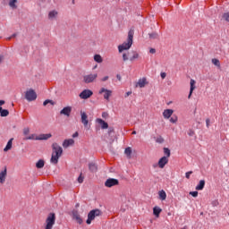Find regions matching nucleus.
<instances>
[{
  "instance_id": "1",
  "label": "nucleus",
  "mask_w": 229,
  "mask_h": 229,
  "mask_svg": "<svg viewBox=\"0 0 229 229\" xmlns=\"http://www.w3.org/2000/svg\"><path fill=\"white\" fill-rule=\"evenodd\" d=\"M64 154V148L58 143H53L52 144V157L50 159L51 164H54L56 165L58 164V160L60 159V157Z\"/></svg>"
},
{
  "instance_id": "2",
  "label": "nucleus",
  "mask_w": 229,
  "mask_h": 229,
  "mask_svg": "<svg viewBox=\"0 0 229 229\" xmlns=\"http://www.w3.org/2000/svg\"><path fill=\"white\" fill-rule=\"evenodd\" d=\"M133 35H135V32L133 30H130L128 32V38L125 42H123L122 45L118 46V51L119 53H123V51H128L133 46Z\"/></svg>"
},
{
  "instance_id": "3",
  "label": "nucleus",
  "mask_w": 229,
  "mask_h": 229,
  "mask_svg": "<svg viewBox=\"0 0 229 229\" xmlns=\"http://www.w3.org/2000/svg\"><path fill=\"white\" fill-rule=\"evenodd\" d=\"M56 221V215L55 213H49L46 219V227L45 229H53L55 223Z\"/></svg>"
},
{
  "instance_id": "4",
  "label": "nucleus",
  "mask_w": 229,
  "mask_h": 229,
  "mask_svg": "<svg viewBox=\"0 0 229 229\" xmlns=\"http://www.w3.org/2000/svg\"><path fill=\"white\" fill-rule=\"evenodd\" d=\"M51 133L48 134H39L35 137V134H31L30 136L24 139V140H47V139H51Z\"/></svg>"
},
{
  "instance_id": "5",
  "label": "nucleus",
  "mask_w": 229,
  "mask_h": 229,
  "mask_svg": "<svg viewBox=\"0 0 229 229\" xmlns=\"http://www.w3.org/2000/svg\"><path fill=\"white\" fill-rule=\"evenodd\" d=\"M101 214H103V212H101L99 209H93L89 211L88 214V219L86 221L87 225H90V223H92L96 217L101 216Z\"/></svg>"
},
{
  "instance_id": "6",
  "label": "nucleus",
  "mask_w": 229,
  "mask_h": 229,
  "mask_svg": "<svg viewBox=\"0 0 229 229\" xmlns=\"http://www.w3.org/2000/svg\"><path fill=\"white\" fill-rule=\"evenodd\" d=\"M132 56H130V52H125L123 54V62H128L130 60L131 62H133L134 60H137L139 58V53L137 51H132L131 52Z\"/></svg>"
},
{
  "instance_id": "7",
  "label": "nucleus",
  "mask_w": 229,
  "mask_h": 229,
  "mask_svg": "<svg viewBox=\"0 0 229 229\" xmlns=\"http://www.w3.org/2000/svg\"><path fill=\"white\" fill-rule=\"evenodd\" d=\"M25 99H27V101H35V99H37V92L33 89L27 90L25 93Z\"/></svg>"
},
{
  "instance_id": "8",
  "label": "nucleus",
  "mask_w": 229,
  "mask_h": 229,
  "mask_svg": "<svg viewBox=\"0 0 229 229\" xmlns=\"http://www.w3.org/2000/svg\"><path fill=\"white\" fill-rule=\"evenodd\" d=\"M72 217L73 221H76V223H78V225H83V218H81V216H80L78 210L73 209L72 211Z\"/></svg>"
},
{
  "instance_id": "9",
  "label": "nucleus",
  "mask_w": 229,
  "mask_h": 229,
  "mask_svg": "<svg viewBox=\"0 0 229 229\" xmlns=\"http://www.w3.org/2000/svg\"><path fill=\"white\" fill-rule=\"evenodd\" d=\"M98 79V73H91L83 77L84 83H92Z\"/></svg>"
},
{
  "instance_id": "10",
  "label": "nucleus",
  "mask_w": 229,
  "mask_h": 229,
  "mask_svg": "<svg viewBox=\"0 0 229 229\" xmlns=\"http://www.w3.org/2000/svg\"><path fill=\"white\" fill-rule=\"evenodd\" d=\"M115 185H119V180L114 178H109L105 182V187L112 188L115 187Z\"/></svg>"
},
{
  "instance_id": "11",
  "label": "nucleus",
  "mask_w": 229,
  "mask_h": 229,
  "mask_svg": "<svg viewBox=\"0 0 229 229\" xmlns=\"http://www.w3.org/2000/svg\"><path fill=\"white\" fill-rule=\"evenodd\" d=\"M93 94H94V92H92V90L84 89L82 92H81V94L79 96H80L81 99H89V98H90Z\"/></svg>"
},
{
  "instance_id": "12",
  "label": "nucleus",
  "mask_w": 229,
  "mask_h": 229,
  "mask_svg": "<svg viewBox=\"0 0 229 229\" xmlns=\"http://www.w3.org/2000/svg\"><path fill=\"white\" fill-rule=\"evenodd\" d=\"M103 93H105L104 99H106V101H108L110 99V96H112V90L102 88L99 90V94H103Z\"/></svg>"
},
{
  "instance_id": "13",
  "label": "nucleus",
  "mask_w": 229,
  "mask_h": 229,
  "mask_svg": "<svg viewBox=\"0 0 229 229\" xmlns=\"http://www.w3.org/2000/svg\"><path fill=\"white\" fill-rule=\"evenodd\" d=\"M149 82H148V79L146 77H143L141 79H139L138 82L136 83V87H140V89H144L146 85H148Z\"/></svg>"
},
{
  "instance_id": "14",
  "label": "nucleus",
  "mask_w": 229,
  "mask_h": 229,
  "mask_svg": "<svg viewBox=\"0 0 229 229\" xmlns=\"http://www.w3.org/2000/svg\"><path fill=\"white\" fill-rule=\"evenodd\" d=\"M169 163V158L163 157L159 159L157 165L160 169H164L165 167L166 164Z\"/></svg>"
},
{
  "instance_id": "15",
  "label": "nucleus",
  "mask_w": 229,
  "mask_h": 229,
  "mask_svg": "<svg viewBox=\"0 0 229 229\" xmlns=\"http://www.w3.org/2000/svg\"><path fill=\"white\" fill-rule=\"evenodd\" d=\"M8 174L6 166H4V169L0 172V183H4L6 182V176Z\"/></svg>"
},
{
  "instance_id": "16",
  "label": "nucleus",
  "mask_w": 229,
  "mask_h": 229,
  "mask_svg": "<svg viewBox=\"0 0 229 229\" xmlns=\"http://www.w3.org/2000/svg\"><path fill=\"white\" fill-rule=\"evenodd\" d=\"M190 94L188 96V99H191V96H192V92H194V89H196V81L191 79L190 81Z\"/></svg>"
},
{
  "instance_id": "17",
  "label": "nucleus",
  "mask_w": 229,
  "mask_h": 229,
  "mask_svg": "<svg viewBox=\"0 0 229 229\" xmlns=\"http://www.w3.org/2000/svg\"><path fill=\"white\" fill-rule=\"evenodd\" d=\"M96 121L99 124L102 130H108V123L105 122L101 118H98Z\"/></svg>"
},
{
  "instance_id": "18",
  "label": "nucleus",
  "mask_w": 229,
  "mask_h": 229,
  "mask_svg": "<svg viewBox=\"0 0 229 229\" xmlns=\"http://www.w3.org/2000/svg\"><path fill=\"white\" fill-rule=\"evenodd\" d=\"M71 112H72V107L66 106L61 110L60 114H61V115H71Z\"/></svg>"
},
{
  "instance_id": "19",
  "label": "nucleus",
  "mask_w": 229,
  "mask_h": 229,
  "mask_svg": "<svg viewBox=\"0 0 229 229\" xmlns=\"http://www.w3.org/2000/svg\"><path fill=\"white\" fill-rule=\"evenodd\" d=\"M89 170L90 171V173H98V165H96V163H89Z\"/></svg>"
},
{
  "instance_id": "20",
  "label": "nucleus",
  "mask_w": 229,
  "mask_h": 229,
  "mask_svg": "<svg viewBox=\"0 0 229 229\" xmlns=\"http://www.w3.org/2000/svg\"><path fill=\"white\" fill-rule=\"evenodd\" d=\"M74 145V140L70 139V140H65L63 142V147L64 148H69V146H73Z\"/></svg>"
},
{
  "instance_id": "21",
  "label": "nucleus",
  "mask_w": 229,
  "mask_h": 229,
  "mask_svg": "<svg viewBox=\"0 0 229 229\" xmlns=\"http://www.w3.org/2000/svg\"><path fill=\"white\" fill-rule=\"evenodd\" d=\"M164 117L165 119H168V121H170V123H172L173 124H174V123L178 121V116L176 115H174V116L165 115Z\"/></svg>"
},
{
  "instance_id": "22",
  "label": "nucleus",
  "mask_w": 229,
  "mask_h": 229,
  "mask_svg": "<svg viewBox=\"0 0 229 229\" xmlns=\"http://www.w3.org/2000/svg\"><path fill=\"white\" fill-rule=\"evenodd\" d=\"M81 123L86 128H89V116L81 115Z\"/></svg>"
},
{
  "instance_id": "23",
  "label": "nucleus",
  "mask_w": 229,
  "mask_h": 229,
  "mask_svg": "<svg viewBox=\"0 0 229 229\" xmlns=\"http://www.w3.org/2000/svg\"><path fill=\"white\" fill-rule=\"evenodd\" d=\"M205 189V180H200L199 184L196 186V191H203Z\"/></svg>"
},
{
  "instance_id": "24",
  "label": "nucleus",
  "mask_w": 229,
  "mask_h": 229,
  "mask_svg": "<svg viewBox=\"0 0 229 229\" xmlns=\"http://www.w3.org/2000/svg\"><path fill=\"white\" fill-rule=\"evenodd\" d=\"M161 213H162V208H160L158 207H155L153 208V214H154V216H156V217H160Z\"/></svg>"
},
{
  "instance_id": "25",
  "label": "nucleus",
  "mask_w": 229,
  "mask_h": 229,
  "mask_svg": "<svg viewBox=\"0 0 229 229\" xmlns=\"http://www.w3.org/2000/svg\"><path fill=\"white\" fill-rule=\"evenodd\" d=\"M158 196H159V199H161L162 201H165V199L167 198V194L164 190L158 192Z\"/></svg>"
},
{
  "instance_id": "26",
  "label": "nucleus",
  "mask_w": 229,
  "mask_h": 229,
  "mask_svg": "<svg viewBox=\"0 0 229 229\" xmlns=\"http://www.w3.org/2000/svg\"><path fill=\"white\" fill-rule=\"evenodd\" d=\"M44 165H46V162L44 161V159H39V160L36 163V167H37V169H42V167H44Z\"/></svg>"
},
{
  "instance_id": "27",
  "label": "nucleus",
  "mask_w": 229,
  "mask_h": 229,
  "mask_svg": "<svg viewBox=\"0 0 229 229\" xmlns=\"http://www.w3.org/2000/svg\"><path fill=\"white\" fill-rule=\"evenodd\" d=\"M13 142V138L9 140V141L7 142L6 147L4 148V151H5V152L10 151V149H12Z\"/></svg>"
},
{
  "instance_id": "28",
  "label": "nucleus",
  "mask_w": 229,
  "mask_h": 229,
  "mask_svg": "<svg viewBox=\"0 0 229 229\" xmlns=\"http://www.w3.org/2000/svg\"><path fill=\"white\" fill-rule=\"evenodd\" d=\"M94 60L98 64H101L103 62V57H101L99 55H94Z\"/></svg>"
},
{
  "instance_id": "29",
  "label": "nucleus",
  "mask_w": 229,
  "mask_h": 229,
  "mask_svg": "<svg viewBox=\"0 0 229 229\" xmlns=\"http://www.w3.org/2000/svg\"><path fill=\"white\" fill-rule=\"evenodd\" d=\"M222 20L225 21V22H229V13H224L222 15Z\"/></svg>"
},
{
  "instance_id": "30",
  "label": "nucleus",
  "mask_w": 229,
  "mask_h": 229,
  "mask_svg": "<svg viewBox=\"0 0 229 229\" xmlns=\"http://www.w3.org/2000/svg\"><path fill=\"white\" fill-rule=\"evenodd\" d=\"M47 105H51L53 106H55V102H53V100L47 99L44 101L43 106H47Z\"/></svg>"
},
{
  "instance_id": "31",
  "label": "nucleus",
  "mask_w": 229,
  "mask_h": 229,
  "mask_svg": "<svg viewBox=\"0 0 229 229\" xmlns=\"http://www.w3.org/2000/svg\"><path fill=\"white\" fill-rule=\"evenodd\" d=\"M10 112L7 109H3V107L0 106V114L1 115H9Z\"/></svg>"
},
{
  "instance_id": "32",
  "label": "nucleus",
  "mask_w": 229,
  "mask_h": 229,
  "mask_svg": "<svg viewBox=\"0 0 229 229\" xmlns=\"http://www.w3.org/2000/svg\"><path fill=\"white\" fill-rule=\"evenodd\" d=\"M164 153L165 157L169 158L171 157V150L168 148H164Z\"/></svg>"
},
{
  "instance_id": "33",
  "label": "nucleus",
  "mask_w": 229,
  "mask_h": 229,
  "mask_svg": "<svg viewBox=\"0 0 229 229\" xmlns=\"http://www.w3.org/2000/svg\"><path fill=\"white\" fill-rule=\"evenodd\" d=\"M212 64L216 67H221V63L219 62L218 59H216V58L212 59Z\"/></svg>"
},
{
  "instance_id": "34",
  "label": "nucleus",
  "mask_w": 229,
  "mask_h": 229,
  "mask_svg": "<svg viewBox=\"0 0 229 229\" xmlns=\"http://www.w3.org/2000/svg\"><path fill=\"white\" fill-rule=\"evenodd\" d=\"M174 111H173V109H165L163 112V115H171L172 114H174Z\"/></svg>"
},
{
  "instance_id": "35",
  "label": "nucleus",
  "mask_w": 229,
  "mask_h": 229,
  "mask_svg": "<svg viewBox=\"0 0 229 229\" xmlns=\"http://www.w3.org/2000/svg\"><path fill=\"white\" fill-rule=\"evenodd\" d=\"M56 15H58V13L55 11H52L49 13L48 17L49 19H53L54 17H56Z\"/></svg>"
},
{
  "instance_id": "36",
  "label": "nucleus",
  "mask_w": 229,
  "mask_h": 229,
  "mask_svg": "<svg viewBox=\"0 0 229 229\" xmlns=\"http://www.w3.org/2000/svg\"><path fill=\"white\" fill-rule=\"evenodd\" d=\"M112 133H115V130L114 129V127H109L108 131H107V135L109 137H112Z\"/></svg>"
},
{
  "instance_id": "37",
  "label": "nucleus",
  "mask_w": 229,
  "mask_h": 229,
  "mask_svg": "<svg viewBox=\"0 0 229 229\" xmlns=\"http://www.w3.org/2000/svg\"><path fill=\"white\" fill-rule=\"evenodd\" d=\"M15 3H17V0H10L9 6H11V8H17Z\"/></svg>"
},
{
  "instance_id": "38",
  "label": "nucleus",
  "mask_w": 229,
  "mask_h": 229,
  "mask_svg": "<svg viewBox=\"0 0 229 229\" xmlns=\"http://www.w3.org/2000/svg\"><path fill=\"white\" fill-rule=\"evenodd\" d=\"M124 153L127 157H131V148H126Z\"/></svg>"
},
{
  "instance_id": "39",
  "label": "nucleus",
  "mask_w": 229,
  "mask_h": 229,
  "mask_svg": "<svg viewBox=\"0 0 229 229\" xmlns=\"http://www.w3.org/2000/svg\"><path fill=\"white\" fill-rule=\"evenodd\" d=\"M156 142L162 144L164 142V138H162V136L157 137Z\"/></svg>"
},
{
  "instance_id": "40",
  "label": "nucleus",
  "mask_w": 229,
  "mask_h": 229,
  "mask_svg": "<svg viewBox=\"0 0 229 229\" xmlns=\"http://www.w3.org/2000/svg\"><path fill=\"white\" fill-rule=\"evenodd\" d=\"M149 38H158V34H157V33L149 34Z\"/></svg>"
},
{
  "instance_id": "41",
  "label": "nucleus",
  "mask_w": 229,
  "mask_h": 229,
  "mask_svg": "<svg viewBox=\"0 0 229 229\" xmlns=\"http://www.w3.org/2000/svg\"><path fill=\"white\" fill-rule=\"evenodd\" d=\"M23 134H24V135H29V134H30V128H28V127H27V128H24V129H23Z\"/></svg>"
},
{
  "instance_id": "42",
  "label": "nucleus",
  "mask_w": 229,
  "mask_h": 229,
  "mask_svg": "<svg viewBox=\"0 0 229 229\" xmlns=\"http://www.w3.org/2000/svg\"><path fill=\"white\" fill-rule=\"evenodd\" d=\"M188 135H189L190 137H193V135H195L194 131H193L192 129H190L189 131H188Z\"/></svg>"
},
{
  "instance_id": "43",
  "label": "nucleus",
  "mask_w": 229,
  "mask_h": 229,
  "mask_svg": "<svg viewBox=\"0 0 229 229\" xmlns=\"http://www.w3.org/2000/svg\"><path fill=\"white\" fill-rule=\"evenodd\" d=\"M190 194H191V196H192L193 198H198V191H191Z\"/></svg>"
},
{
  "instance_id": "44",
  "label": "nucleus",
  "mask_w": 229,
  "mask_h": 229,
  "mask_svg": "<svg viewBox=\"0 0 229 229\" xmlns=\"http://www.w3.org/2000/svg\"><path fill=\"white\" fill-rule=\"evenodd\" d=\"M78 182L79 183H83V177L81 176V174H80V176L78 177Z\"/></svg>"
},
{
  "instance_id": "45",
  "label": "nucleus",
  "mask_w": 229,
  "mask_h": 229,
  "mask_svg": "<svg viewBox=\"0 0 229 229\" xmlns=\"http://www.w3.org/2000/svg\"><path fill=\"white\" fill-rule=\"evenodd\" d=\"M191 174H192V171L187 172L186 173V178L189 180L191 178Z\"/></svg>"
},
{
  "instance_id": "46",
  "label": "nucleus",
  "mask_w": 229,
  "mask_h": 229,
  "mask_svg": "<svg viewBox=\"0 0 229 229\" xmlns=\"http://www.w3.org/2000/svg\"><path fill=\"white\" fill-rule=\"evenodd\" d=\"M160 76L162 80H165V77L167 76V74L165 72H161Z\"/></svg>"
},
{
  "instance_id": "47",
  "label": "nucleus",
  "mask_w": 229,
  "mask_h": 229,
  "mask_svg": "<svg viewBox=\"0 0 229 229\" xmlns=\"http://www.w3.org/2000/svg\"><path fill=\"white\" fill-rule=\"evenodd\" d=\"M149 53H151V55H155V53H157V50L155 48H150Z\"/></svg>"
},
{
  "instance_id": "48",
  "label": "nucleus",
  "mask_w": 229,
  "mask_h": 229,
  "mask_svg": "<svg viewBox=\"0 0 229 229\" xmlns=\"http://www.w3.org/2000/svg\"><path fill=\"white\" fill-rule=\"evenodd\" d=\"M206 124H207V128H208V126H210V119H207L206 120Z\"/></svg>"
},
{
  "instance_id": "49",
  "label": "nucleus",
  "mask_w": 229,
  "mask_h": 229,
  "mask_svg": "<svg viewBox=\"0 0 229 229\" xmlns=\"http://www.w3.org/2000/svg\"><path fill=\"white\" fill-rule=\"evenodd\" d=\"M78 135H79V133H78V131H76V132H74V133L72 134V138H73V139H76V137H78Z\"/></svg>"
},
{
  "instance_id": "50",
  "label": "nucleus",
  "mask_w": 229,
  "mask_h": 229,
  "mask_svg": "<svg viewBox=\"0 0 229 229\" xmlns=\"http://www.w3.org/2000/svg\"><path fill=\"white\" fill-rule=\"evenodd\" d=\"M107 80H108V76H106V77L101 79V81H106Z\"/></svg>"
},
{
  "instance_id": "51",
  "label": "nucleus",
  "mask_w": 229,
  "mask_h": 229,
  "mask_svg": "<svg viewBox=\"0 0 229 229\" xmlns=\"http://www.w3.org/2000/svg\"><path fill=\"white\" fill-rule=\"evenodd\" d=\"M131 91H128V92H126V94H125V98H128V96H131Z\"/></svg>"
},
{
  "instance_id": "52",
  "label": "nucleus",
  "mask_w": 229,
  "mask_h": 229,
  "mask_svg": "<svg viewBox=\"0 0 229 229\" xmlns=\"http://www.w3.org/2000/svg\"><path fill=\"white\" fill-rule=\"evenodd\" d=\"M116 78H117L118 81H121V75L117 74Z\"/></svg>"
},
{
  "instance_id": "53",
  "label": "nucleus",
  "mask_w": 229,
  "mask_h": 229,
  "mask_svg": "<svg viewBox=\"0 0 229 229\" xmlns=\"http://www.w3.org/2000/svg\"><path fill=\"white\" fill-rule=\"evenodd\" d=\"M4 105V100H0V106H3Z\"/></svg>"
},
{
  "instance_id": "54",
  "label": "nucleus",
  "mask_w": 229,
  "mask_h": 229,
  "mask_svg": "<svg viewBox=\"0 0 229 229\" xmlns=\"http://www.w3.org/2000/svg\"><path fill=\"white\" fill-rule=\"evenodd\" d=\"M1 62H3V56L2 55H0V64H1Z\"/></svg>"
},
{
  "instance_id": "55",
  "label": "nucleus",
  "mask_w": 229,
  "mask_h": 229,
  "mask_svg": "<svg viewBox=\"0 0 229 229\" xmlns=\"http://www.w3.org/2000/svg\"><path fill=\"white\" fill-rule=\"evenodd\" d=\"M132 135H137V131H133Z\"/></svg>"
},
{
  "instance_id": "56",
  "label": "nucleus",
  "mask_w": 229,
  "mask_h": 229,
  "mask_svg": "<svg viewBox=\"0 0 229 229\" xmlns=\"http://www.w3.org/2000/svg\"><path fill=\"white\" fill-rule=\"evenodd\" d=\"M102 115H106V113H103Z\"/></svg>"
},
{
  "instance_id": "57",
  "label": "nucleus",
  "mask_w": 229,
  "mask_h": 229,
  "mask_svg": "<svg viewBox=\"0 0 229 229\" xmlns=\"http://www.w3.org/2000/svg\"><path fill=\"white\" fill-rule=\"evenodd\" d=\"M76 207H80V204H77Z\"/></svg>"
},
{
  "instance_id": "58",
  "label": "nucleus",
  "mask_w": 229,
  "mask_h": 229,
  "mask_svg": "<svg viewBox=\"0 0 229 229\" xmlns=\"http://www.w3.org/2000/svg\"><path fill=\"white\" fill-rule=\"evenodd\" d=\"M82 115H85V113H83Z\"/></svg>"
}]
</instances>
